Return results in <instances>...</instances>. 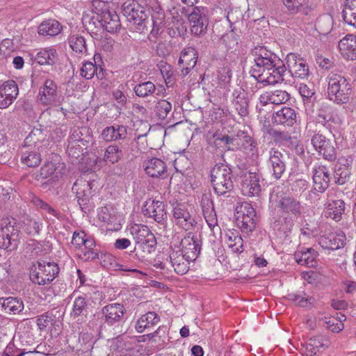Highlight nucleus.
Instances as JSON below:
<instances>
[{
  "mask_svg": "<svg viewBox=\"0 0 356 356\" xmlns=\"http://www.w3.org/2000/svg\"><path fill=\"white\" fill-rule=\"evenodd\" d=\"M251 55L254 64L250 67V74L257 82L275 85L284 81L286 67L275 54L265 47L258 46L252 50Z\"/></svg>",
  "mask_w": 356,
  "mask_h": 356,
  "instance_id": "1",
  "label": "nucleus"
},
{
  "mask_svg": "<svg viewBox=\"0 0 356 356\" xmlns=\"http://www.w3.org/2000/svg\"><path fill=\"white\" fill-rule=\"evenodd\" d=\"M211 183L218 195H224L234 189L232 169L224 163L216 164L210 171Z\"/></svg>",
  "mask_w": 356,
  "mask_h": 356,
  "instance_id": "2",
  "label": "nucleus"
},
{
  "mask_svg": "<svg viewBox=\"0 0 356 356\" xmlns=\"http://www.w3.org/2000/svg\"><path fill=\"white\" fill-rule=\"evenodd\" d=\"M59 267L54 261L38 260L33 263L29 269L31 281L38 285L49 284L57 277Z\"/></svg>",
  "mask_w": 356,
  "mask_h": 356,
  "instance_id": "3",
  "label": "nucleus"
},
{
  "mask_svg": "<svg viewBox=\"0 0 356 356\" xmlns=\"http://www.w3.org/2000/svg\"><path fill=\"white\" fill-rule=\"evenodd\" d=\"M283 186L273 187L270 194V202L282 211L299 217L302 213V207L300 201L287 195Z\"/></svg>",
  "mask_w": 356,
  "mask_h": 356,
  "instance_id": "4",
  "label": "nucleus"
},
{
  "mask_svg": "<svg viewBox=\"0 0 356 356\" xmlns=\"http://www.w3.org/2000/svg\"><path fill=\"white\" fill-rule=\"evenodd\" d=\"M20 241L19 226L16 220L4 218L0 227V248L8 252L17 250Z\"/></svg>",
  "mask_w": 356,
  "mask_h": 356,
  "instance_id": "5",
  "label": "nucleus"
},
{
  "mask_svg": "<svg viewBox=\"0 0 356 356\" xmlns=\"http://www.w3.org/2000/svg\"><path fill=\"white\" fill-rule=\"evenodd\" d=\"M351 93V86L344 76L337 74L330 76L327 94L331 101L337 104H346Z\"/></svg>",
  "mask_w": 356,
  "mask_h": 356,
  "instance_id": "6",
  "label": "nucleus"
},
{
  "mask_svg": "<svg viewBox=\"0 0 356 356\" xmlns=\"http://www.w3.org/2000/svg\"><path fill=\"white\" fill-rule=\"evenodd\" d=\"M317 124L308 123L306 126V131L308 135H311V142L314 148L322 155L323 157L329 161H333L337 158V151L330 140L327 139L325 136L317 131Z\"/></svg>",
  "mask_w": 356,
  "mask_h": 356,
  "instance_id": "7",
  "label": "nucleus"
},
{
  "mask_svg": "<svg viewBox=\"0 0 356 356\" xmlns=\"http://www.w3.org/2000/svg\"><path fill=\"white\" fill-rule=\"evenodd\" d=\"M123 15L132 24L131 29L135 31L142 33L147 29L148 13L147 10L137 2H132L123 6Z\"/></svg>",
  "mask_w": 356,
  "mask_h": 356,
  "instance_id": "8",
  "label": "nucleus"
},
{
  "mask_svg": "<svg viewBox=\"0 0 356 356\" xmlns=\"http://www.w3.org/2000/svg\"><path fill=\"white\" fill-rule=\"evenodd\" d=\"M61 97L55 81L47 79L39 89L37 102L44 106H56L60 103Z\"/></svg>",
  "mask_w": 356,
  "mask_h": 356,
  "instance_id": "9",
  "label": "nucleus"
},
{
  "mask_svg": "<svg viewBox=\"0 0 356 356\" xmlns=\"http://www.w3.org/2000/svg\"><path fill=\"white\" fill-rule=\"evenodd\" d=\"M173 222L186 232L193 230L197 222L184 204H177L172 209Z\"/></svg>",
  "mask_w": 356,
  "mask_h": 356,
  "instance_id": "10",
  "label": "nucleus"
},
{
  "mask_svg": "<svg viewBox=\"0 0 356 356\" xmlns=\"http://www.w3.org/2000/svg\"><path fill=\"white\" fill-rule=\"evenodd\" d=\"M191 33L200 35L206 32L208 26V10L202 6H195L188 15Z\"/></svg>",
  "mask_w": 356,
  "mask_h": 356,
  "instance_id": "11",
  "label": "nucleus"
},
{
  "mask_svg": "<svg viewBox=\"0 0 356 356\" xmlns=\"http://www.w3.org/2000/svg\"><path fill=\"white\" fill-rule=\"evenodd\" d=\"M143 215L154 219L160 224H163L167 219V212L163 202L151 198L147 200L142 207Z\"/></svg>",
  "mask_w": 356,
  "mask_h": 356,
  "instance_id": "12",
  "label": "nucleus"
},
{
  "mask_svg": "<svg viewBox=\"0 0 356 356\" xmlns=\"http://www.w3.org/2000/svg\"><path fill=\"white\" fill-rule=\"evenodd\" d=\"M312 174L314 188L309 191V195L315 194V191L324 193L328 188L330 181L328 168L325 165H315L312 168Z\"/></svg>",
  "mask_w": 356,
  "mask_h": 356,
  "instance_id": "13",
  "label": "nucleus"
},
{
  "mask_svg": "<svg viewBox=\"0 0 356 356\" xmlns=\"http://www.w3.org/2000/svg\"><path fill=\"white\" fill-rule=\"evenodd\" d=\"M289 72L291 76L300 79H307L309 76V66L300 56L290 53L286 58Z\"/></svg>",
  "mask_w": 356,
  "mask_h": 356,
  "instance_id": "14",
  "label": "nucleus"
},
{
  "mask_svg": "<svg viewBox=\"0 0 356 356\" xmlns=\"http://www.w3.org/2000/svg\"><path fill=\"white\" fill-rule=\"evenodd\" d=\"M240 177L243 194L250 197L259 195L261 191L260 175L256 172H245Z\"/></svg>",
  "mask_w": 356,
  "mask_h": 356,
  "instance_id": "15",
  "label": "nucleus"
},
{
  "mask_svg": "<svg viewBox=\"0 0 356 356\" xmlns=\"http://www.w3.org/2000/svg\"><path fill=\"white\" fill-rule=\"evenodd\" d=\"M268 165L273 177L276 180L280 179L286 168L284 155L279 149L271 148L268 152Z\"/></svg>",
  "mask_w": 356,
  "mask_h": 356,
  "instance_id": "16",
  "label": "nucleus"
},
{
  "mask_svg": "<svg viewBox=\"0 0 356 356\" xmlns=\"http://www.w3.org/2000/svg\"><path fill=\"white\" fill-rule=\"evenodd\" d=\"M180 245L181 249L179 250L186 257V259L195 261L198 257L201 250V241L191 232L182 238Z\"/></svg>",
  "mask_w": 356,
  "mask_h": 356,
  "instance_id": "17",
  "label": "nucleus"
},
{
  "mask_svg": "<svg viewBox=\"0 0 356 356\" xmlns=\"http://www.w3.org/2000/svg\"><path fill=\"white\" fill-rule=\"evenodd\" d=\"M145 173L152 178L165 179L168 176L165 161L156 157L149 158L143 163Z\"/></svg>",
  "mask_w": 356,
  "mask_h": 356,
  "instance_id": "18",
  "label": "nucleus"
},
{
  "mask_svg": "<svg viewBox=\"0 0 356 356\" xmlns=\"http://www.w3.org/2000/svg\"><path fill=\"white\" fill-rule=\"evenodd\" d=\"M19 94L17 84L13 80H8L0 86V108L10 106Z\"/></svg>",
  "mask_w": 356,
  "mask_h": 356,
  "instance_id": "19",
  "label": "nucleus"
},
{
  "mask_svg": "<svg viewBox=\"0 0 356 356\" xmlns=\"http://www.w3.org/2000/svg\"><path fill=\"white\" fill-rule=\"evenodd\" d=\"M102 310L104 316V323L108 326L121 323L126 312L124 305L120 303L106 305L102 308Z\"/></svg>",
  "mask_w": 356,
  "mask_h": 356,
  "instance_id": "20",
  "label": "nucleus"
},
{
  "mask_svg": "<svg viewBox=\"0 0 356 356\" xmlns=\"http://www.w3.org/2000/svg\"><path fill=\"white\" fill-rule=\"evenodd\" d=\"M92 188V183L83 178L78 179L72 186V191H75L77 202L82 210L89 204Z\"/></svg>",
  "mask_w": 356,
  "mask_h": 356,
  "instance_id": "21",
  "label": "nucleus"
},
{
  "mask_svg": "<svg viewBox=\"0 0 356 356\" xmlns=\"http://www.w3.org/2000/svg\"><path fill=\"white\" fill-rule=\"evenodd\" d=\"M346 239V235L341 231H330L319 238L318 243L324 249L334 250L343 248Z\"/></svg>",
  "mask_w": 356,
  "mask_h": 356,
  "instance_id": "22",
  "label": "nucleus"
},
{
  "mask_svg": "<svg viewBox=\"0 0 356 356\" xmlns=\"http://www.w3.org/2000/svg\"><path fill=\"white\" fill-rule=\"evenodd\" d=\"M101 20L103 23V29L109 33H115L121 28L120 17L114 10L107 7L99 9Z\"/></svg>",
  "mask_w": 356,
  "mask_h": 356,
  "instance_id": "23",
  "label": "nucleus"
},
{
  "mask_svg": "<svg viewBox=\"0 0 356 356\" xmlns=\"http://www.w3.org/2000/svg\"><path fill=\"white\" fill-rule=\"evenodd\" d=\"M197 52L193 47H188L181 51L179 64L182 67V76H186L194 68L197 63Z\"/></svg>",
  "mask_w": 356,
  "mask_h": 356,
  "instance_id": "24",
  "label": "nucleus"
},
{
  "mask_svg": "<svg viewBox=\"0 0 356 356\" xmlns=\"http://www.w3.org/2000/svg\"><path fill=\"white\" fill-rule=\"evenodd\" d=\"M296 112L291 107L284 106L273 113L274 124L284 127H292L296 122Z\"/></svg>",
  "mask_w": 356,
  "mask_h": 356,
  "instance_id": "25",
  "label": "nucleus"
},
{
  "mask_svg": "<svg viewBox=\"0 0 356 356\" xmlns=\"http://www.w3.org/2000/svg\"><path fill=\"white\" fill-rule=\"evenodd\" d=\"M127 126L114 124L103 129L102 137L106 142L124 140L127 136Z\"/></svg>",
  "mask_w": 356,
  "mask_h": 356,
  "instance_id": "26",
  "label": "nucleus"
},
{
  "mask_svg": "<svg viewBox=\"0 0 356 356\" xmlns=\"http://www.w3.org/2000/svg\"><path fill=\"white\" fill-rule=\"evenodd\" d=\"M289 99L290 95L286 91L275 90L263 92L259 97V102L264 106L268 104H282Z\"/></svg>",
  "mask_w": 356,
  "mask_h": 356,
  "instance_id": "27",
  "label": "nucleus"
},
{
  "mask_svg": "<svg viewBox=\"0 0 356 356\" xmlns=\"http://www.w3.org/2000/svg\"><path fill=\"white\" fill-rule=\"evenodd\" d=\"M341 54L348 60L356 59V35H347L339 42Z\"/></svg>",
  "mask_w": 356,
  "mask_h": 356,
  "instance_id": "28",
  "label": "nucleus"
},
{
  "mask_svg": "<svg viewBox=\"0 0 356 356\" xmlns=\"http://www.w3.org/2000/svg\"><path fill=\"white\" fill-rule=\"evenodd\" d=\"M169 258L174 270L178 275H184L188 272L189 261L191 260L186 259V257L182 254L179 250H173L170 252Z\"/></svg>",
  "mask_w": 356,
  "mask_h": 356,
  "instance_id": "29",
  "label": "nucleus"
},
{
  "mask_svg": "<svg viewBox=\"0 0 356 356\" xmlns=\"http://www.w3.org/2000/svg\"><path fill=\"white\" fill-rule=\"evenodd\" d=\"M42 161L41 155L38 149L23 146L21 149V161L30 168L38 166Z\"/></svg>",
  "mask_w": 356,
  "mask_h": 356,
  "instance_id": "30",
  "label": "nucleus"
},
{
  "mask_svg": "<svg viewBox=\"0 0 356 356\" xmlns=\"http://www.w3.org/2000/svg\"><path fill=\"white\" fill-rule=\"evenodd\" d=\"M233 95V104L238 114L242 118L246 117L249 114L250 101L244 90L241 88L238 91L235 90Z\"/></svg>",
  "mask_w": 356,
  "mask_h": 356,
  "instance_id": "31",
  "label": "nucleus"
},
{
  "mask_svg": "<svg viewBox=\"0 0 356 356\" xmlns=\"http://www.w3.org/2000/svg\"><path fill=\"white\" fill-rule=\"evenodd\" d=\"M68 43L72 50L79 56L88 54L86 38L79 34H72L68 38Z\"/></svg>",
  "mask_w": 356,
  "mask_h": 356,
  "instance_id": "32",
  "label": "nucleus"
},
{
  "mask_svg": "<svg viewBox=\"0 0 356 356\" xmlns=\"http://www.w3.org/2000/svg\"><path fill=\"white\" fill-rule=\"evenodd\" d=\"M92 15H84L82 18V23L88 32L95 33L103 29V23L101 20L99 9Z\"/></svg>",
  "mask_w": 356,
  "mask_h": 356,
  "instance_id": "33",
  "label": "nucleus"
},
{
  "mask_svg": "<svg viewBox=\"0 0 356 356\" xmlns=\"http://www.w3.org/2000/svg\"><path fill=\"white\" fill-rule=\"evenodd\" d=\"M160 321V317L154 312H149L142 315L135 325L136 331L142 333L145 329L152 327Z\"/></svg>",
  "mask_w": 356,
  "mask_h": 356,
  "instance_id": "34",
  "label": "nucleus"
},
{
  "mask_svg": "<svg viewBox=\"0 0 356 356\" xmlns=\"http://www.w3.org/2000/svg\"><path fill=\"white\" fill-rule=\"evenodd\" d=\"M60 24L55 19H47L42 22L38 28V33L43 36H55L61 31Z\"/></svg>",
  "mask_w": 356,
  "mask_h": 356,
  "instance_id": "35",
  "label": "nucleus"
},
{
  "mask_svg": "<svg viewBox=\"0 0 356 356\" xmlns=\"http://www.w3.org/2000/svg\"><path fill=\"white\" fill-rule=\"evenodd\" d=\"M0 305L6 313L17 314L24 309L21 299L14 297L0 298Z\"/></svg>",
  "mask_w": 356,
  "mask_h": 356,
  "instance_id": "36",
  "label": "nucleus"
},
{
  "mask_svg": "<svg viewBox=\"0 0 356 356\" xmlns=\"http://www.w3.org/2000/svg\"><path fill=\"white\" fill-rule=\"evenodd\" d=\"M286 298L296 305L302 307H309L315 302V298L307 294L305 291L290 293L286 296Z\"/></svg>",
  "mask_w": 356,
  "mask_h": 356,
  "instance_id": "37",
  "label": "nucleus"
},
{
  "mask_svg": "<svg viewBox=\"0 0 356 356\" xmlns=\"http://www.w3.org/2000/svg\"><path fill=\"white\" fill-rule=\"evenodd\" d=\"M328 216L335 221L341 220L345 211V202L342 200H332L326 204Z\"/></svg>",
  "mask_w": 356,
  "mask_h": 356,
  "instance_id": "38",
  "label": "nucleus"
},
{
  "mask_svg": "<svg viewBox=\"0 0 356 356\" xmlns=\"http://www.w3.org/2000/svg\"><path fill=\"white\" fill-rule=\"evenodd\" d=\"M330 344V341L327 338L320 336H315L310 338L306 343V350L307 355H316L320 351L321 348H327Z\"/></svg>",
  "mask_w": 356,
  "mask_h": 356,
  "instance_id": "39",
  "label": "nucleus"
},
{
  "mask_svg": "<svg viewBox=\"0 0 356 356\" xmlns=\"http://www.w3.org/2000/svg\"><path fill=\"white\" fill-rule=\"evenodd\" d=\"M134 91L138 97L147 98L156 94V88L150 81H142L134 87Z\"/></svg>",
  "mask_w": 356,
  "mask_h": 356,
  "instance_id": "40",
  "label": "nucleus"
},
{
  "mask_svg": "<svg viewBox=\"0 0 356 356\" xmlns=\"http://www.w3.org/2000/svg\"><path fill=\"white\" fill-rule=\"evenodd\" d=\"M346 23L356 28V0H346L342 11Z\"/></svg>",
  "mask_w": 356,
  "mask_h": 356,
  "instance_id": "41",
  "label": "nucleus"
},
{
  "mask_svg": "<svg viewBox=\"0 0 356 356\" xmlns=\"http://www.w3.org/2000/svg\"><path fill=\"white\" fill-rule=\"evenodd\" d=\"M130 232L136 245L148 238L150 236L154 235L148 227L144 225H134L131 227Z\"/></svg>",
  "mask_w": 356,
  "mask_h": 356,
  "instance_id": "42",
  "label": "nucleus"
},
{
  "mask_svg": "<svg viewBox=\"0 0 356 356\" xmlns=\"http://www.w3.org/2000/svg\"><path fill=\"white\" fill-rule=\"evenodd\" d=\"M42 224L35 219L26 216L21 221V227L29 235L35 236L39 234Z\"/></svg>",
  "mask_w": 356,
  "mask_h": 356,
  "instance_id": "43",
  "label": "nucleus"
},
{
  "mask_svg": "<svg viewBox=\"0 0 356 356\" xmlns=\"http://www.w3.org/2000/svg\"><path fill=\"white\" fill-rule=\"evenodd\" d=\"M46 135L40 129H34L24 140V145L32 147L33 149H39V143L45 140Z\"/></svg>",
  "mask_w": 356,
  "mask_h": 356,
  "instance_id": "44",
  "label": "nucleus"
},
{
  "mask_svg": "<svg viewBox=\"0 0 356 356\" xmlns=\"http://www.w3.org/2000/svg\"><path fill=\"white\" fill-rule=\"evenodd\" d=\"M287 10L291 14L303 13L307 14L309 0H282Z\"/></svg>",
  "mask_w": 356,
  "mask_h": 356,
  "instance_id": "45",
  "label": "nucleus"
},
{
  "mask_svg": "<svg viewBox=\"0 0 356 356\" xmlns=\"http://www.w3.org/2000/svg\"><path fill=\"white\" fill-rule=\"evenodd\" d=\"M316 252L312 248H308L307 251L298 252L295 254V258L298 264L309 267L313 266L316 264Z\"/></svg>",
  "mask_w": 356,
  "mask_h": 356,
  "instance_id": "46",
  "label": "nucleus"
},
{
  "mask_svg": "<svg viewBox=\"0 0 356 356\" xmlns=\"http://www.w3.org/2000/svg\"><path fill=\"white\" fill-rule=\"evenodd\" d=\"M56 56L57 54L55 49H46L37 54L35 60L40 65H52L56 63Z\"/></svg>",
  "mask_w": 356,
  "mask_h": 356,
  "instance_id": "47",
  "label": "nucleus"
},
{
  "mask_svg": "<svg viewBox=\"0 0 356 356\" xmlns=\"http://www.w3.org/2000/svg\"><path fill=\"white\" fill-rule=\"evenodd\" d=\"M156 240L154 235L150 236L148 238L136 245L135 251H141L140 257L145 258L155 250Z\"/></svg>",
  "mask_w": 356,
  "mask_h": 356,
  "instance_id": "48",
  "label": "nucleus"
},
{
  "mask_svg": "<svg viewBox=\"0 0 356 356\" xmlns=\"http://www.w3.org/2000/svg\"><path fill=\"white\" fill-rule=\"evenodd\" d=\"M123 152L117 145H110L105 150L104 160L114 164L118 162L123 157Z\"/></svg>",
  "mask_w": 356,
  "mask_h": 356,
  "instance_id": "49",
  "label": "nucleus"
},
{
  "mask_svg": "<svg viewBox=\"0 0 356 356\" xmlns=\"http://www.w3.org/2000/svg\"><path fill=\"white\" fill-rule=\"evenodd\" d=\"M237 148L252 151L256 147L254 140L246 132L240 131L236 134Z\"/></svg>",
  "mask_w": 356,
  "mask_h": 356,
  "instance_id": "50",
  "label": "nucleus"
},
{
  "mask_svg": "<svg viewBox=\"0 0 356 356\" xmlns=\"http://www.w3.org/2000/svg\"><path fill=\"white\" fill-rule=\"evenodd\" d=\"M88 304L85 298L79 296L75 298L73 302L72 310L71 312V316L74 318H77L81 316H85L88 314Z\"/></svg>",
  "mask_w": 356,
  "mask_h": 356,
  "instance_id": "51",
  "label": "nucleus"
},
{
  "mask_svg": "<svg viewBox=\"0 0 356 356\" xmlns=\"http://www.w3.org/2000/svg\"><path fill=\"white\" fill-rule=\"evenodd\" d=\"M29 199V201L36 207L42 209L51 216L57 218H60V213L51 207L49 204L42 200L40 197L33 194H30Z\"/></svg>",
  "mask_w": 356,
  "mask_h": 356,
  "instance_id": "52",
  "label": "nucleus"
},
{
  "mask_svg": "<svg viewBox=\"0 0 356 356\" xmlns=\"http://www.w3.org/2000/svg\"><path fill=\"white\" fill-rule=\"evenodd\" d=\"M254 218L255 216L236 215V224L238 227H240L243 232H251L255 228L256 226Z\"/></svg>",
  "mask_w": 356,
  "mask_h": 356,
  "instance_id": "53",
  "label": "nucleus"
},
{
  "mask_svg": "<svg viewBox=\"0 0 356 356\" xmlns=\"http://www.w3.org/2000/svg\"><path fill=\"white\" fill-rule=\"evenodd\" d=\"M172 111V104L165 99L159 100L154 107L155 115L160 120H164Z\"/></svg>",
  "mask_w": 356,
  "mask_h": 356,
  "instance_id": "54",
  "label": "nucleus"
},
{
  "mask_svg": "<svg viewBox=\"0 0 356 356\" xmlns=\"http://www.w3.org/2000/svg\"><path fill=\"white\" fill-rule=\"evenodd\" d=\"M275 143L287 145L292 143L291 134L285 131L273 130L270 133Z\"/></svg>",
  "mask_w": 356,
  "mask_h": 356,
  "instance_id": "55",
  "label": "nucleus"
},
{
  "mask_svg": "<svg viewBox=\"0 0 356 356\" xmlns=\"http://www.w3.org/2000/svg\"><path fill=\"white\" fill-rule=\"evenodd\" d=\"M351 176L350 169L339 168L334 172V178L337 184L343 185L349 181Z\"/></svg>",
  "mask_w": 356,
  "mask_h": 356,
  "instance_id": "56",
  "label": "nucleus"
},
{
  "mask_svg": "<svg viewBox=\"0 0 356 356\" xmlns=\"http://www.w3.org/2000/svg\"><path fill=\"white\" fill-rule=\"evenodd\" d=\"M97 70V65L92 62L87 61L83 63L81 68V75L86 79H91L94 77Z\"/></svg>",
  "mask_w": 356,
  "mask_h": 356,
  "instance_id": "57",
  "label": "nucleus"
},
{
  "mask_svg": "<svg viewBox=\"0 0 356 356\" xmlns=\"http://www.w3.org/2000/svg\"><path fill=\"white\" fill-rule=\"evenodd\" d=\"M227 244L235 252H242L243 251V239L241 236L235 235L234 233L228 236Z\"/></svg>",
  "mask_w": 356,
  "mask_h": 356,
  "instance_id": "58",
  "label": "nucleus"
},
{
  "mask_svg": "<svg viewBox=\"0 0 356 356\" xmlns=\"http://www.w3.org/2000/svg\"><path fill=\"white\" fill-rule=\"evenodd\" d=\"M89 325L97 330H102L106 327V323H104V316L102 314V310L95 313L92 319L89 321Z\"/></svg>",
  "mask_w": 356,
  "mask_h": 356,
  "instance_id": "59",
  "label": "nucleus"
},
{
  "mask_svg": "<svg viewBox=\"0 0 356 356\" xmlns=\"http://www.w3.org/2000/svg\"><path fill=\"white\" fill-rule=\"evenodd\" d=\"M81 131L79 129L75 130L72 134L70 136L69 145L67 147V153L72 154L74 152V148L76 146H79V143L84 145V140L79 136Z\"/></svg>",
  "mask_w": 356,
  "mask_h": 356,
  "instance_id": "60",
  "label": "nucleus"
},
{
  "mask_svg": "<svg viewBox=\"0 0 356 356\" xmlns=\"http://www.w3.org/2000/svg\"><path fill=\"white\" fill-rule=\"evenodd\" d=\"M232 70L229 66H224L218 71V79L220 84L225 85L231 81Z\"/></svg>",
  "mask_w": 356,
  "mask_h": 356,
  "instance_id": "61",
  "label": "nucleus"
},
{
  "mask_svg": "<svg viewBox=\"0 0 356 356\" xmlns=\"http://www.w3.org/2000/svg\"><path fill=\"white\" fill-rule=\"evenodd\" d=\"M317 26L323 34L327 33L332 29V20L329 16H325L318 19Z\"/></svg>",
  "mask_w": 356,
  "mask_h": 356,
  "instance_id": "62",
  "label": "nucleus"
},
{
  "mask_svg": "<svg viewBox=\"0 0 356 356\" xmlns=\"http://www.w3.org/2000/svg\"><path fill=\"white\" fill-rule=\"evenodd\" d=\"M203 216L211 229L213 230L215 227H218V219L215 209L207 211L206 213H203Z\"/></svg>",
  "mask_w": 356,
  "mask_h": 356,
  "instance_id": "63",
  "label": "nucleus"
},
{
  "mask_svg": "<svg viewBox=\"0 0 356 356\" xmlns=\"http://www.w3.org/2000/svg\"><path fill=\"white\" fill-rule=\"evenodd\" d=\"M55 170L56 165L52 162H47L40 168V177L42 179H47L52 175Z\"/></svg>",
  "mask_w": 356,
  "mask_h": 356,
  "instance_id": "64",
  "label": "nucleus"
}]
</instances>
